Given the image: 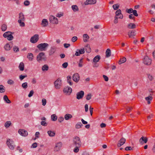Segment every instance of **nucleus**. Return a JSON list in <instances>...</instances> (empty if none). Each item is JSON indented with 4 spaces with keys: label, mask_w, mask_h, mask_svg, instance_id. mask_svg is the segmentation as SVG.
<instances>
[{
    "label": "nucleus",
    "mask_w": 155,
    "mask_h": 155,
    "mask_svg": "<svg viewBox=\"0 0 155 155\" xmlns=\"http://www.w3.org/2000/svg\"><path fill=\"white\" fill-rule=\"evenodd\" d=\"M125 150L126 151L131 150H132V148L130 146L127 147L125 148Z\"/></svg>",
    "instance_id": "57"
},
{
    "label": "nucleus",
    "mask_w": 155,
    "mask_h": 155,
    "mask_svg": "<svg viewBox=\"0 0 155 155\" xmlns=\"http://www.w3.org/2000/svg\"><path fill=\"white\" fill-rule=\"evenodd\" d=\"M153 99L152 97L150 96H149L148 97H146L145 98V100L147 101H151Z\"/></svg>",
    "instance_id": "56"
},
{
    "label": "nucleus",
    "mask_w": 155,
    "mask_h": 155,
    "mask_svg": "<svg viewBox=\"0 0 155 155\" xmlns=\"http://www.w3.org/2000/svg\"><path fill=\"white\" fill-rule=\"evenodd\" d=\"M82 143L79 137L75 136L72 140V145L74 146H81Z\"/></svg>",
    "instance_id": "1"
},
{
    "label": "nucleus",
    "mask_w": 155,
    "mask_h": 155,
    "mask_svg": "<svg viewBox=\"0 0 155 155\" xmlns=\"http://www.w3.org/2000/svg\"><path fill=\"white\" fill-rule=\"evenodd\" d=\"M18 132L22 136L26 137L28 135L27 131L24 129H19L18 131Z\"/></svg>",
    "instance_id": "13"
},
{
    "label": "nucleus",
    "mask_w": 155,
    "mask_h": 155,
    "mask_svg": "<svg viewBox=\"0 0 155 155\" xmlns=\"http://www.w3.org/2000/svg\"><path fill=\"white\" fill-rule=\"evenodd\" d=\"M84 92L83 91H81L78 92L76 94V98L78 100L82 99L84 97Z\"/></svg>",
    "instance_id": "11"
},
{
    "label": "nucleus",
    "mask_w": 155,
    "mask_h": 155,
    "mask_svg": "<svg viewBox=\"0 0 155 155\" xmlns=\"http://www.w3.org/2000/svg\"><path fill=\"white\" fill-rule=\"evenodd\" d=\"M5 88L2 85H0V93H3L5 92Z\"/></svg>",
    "instance_id": "36"
},
{
    "label": "nucleus",
    "mask_w": 155,
    "mask_h": 155,
    "mask_svg": "<svg viewBox=\"0 0 155 155\" xmlns=\"http://www.w3.org/2000/svg\"><path fill=\"white\" fill-rule=\"evenodd\" d=\"M70 46V45L69 44L65 43L64 44V46L65 48H68Z\"/></svg>",
    "instance_id": "64"
},
{
    "label": "nucleus",
    "mask_w": 155,
    "mask_h": 155,
    "mask_svg": "<svg viewBox=\"0 0 155 155\" xmlns=\"http://www.w3.org/2000/svg\"><path fill=\"white\" fill-rule=\"evenodd\" d=\"M130 32L133 37L136 35V31L135 30H132Z\"/></svg>",
    "instance_id": "58"
},
{
    "label": "nucleus",
    "mask_w": 155,
    "mask_h": 155,
    "mask_svg": "<svg viewBox=\"0 0 155 155\" xmlns=\"http://www.w3.org/2000/svg\"><path fill=\"white\" fill-rule=\"evenodd\" d=\"M49 21L50 22L53 24H58V19L53 15H51L49 17Z\"/></svg>",
    "instance_id": "7"
},
{
    "label": "nucleus",
    "mask_w": 155,
    "mask_h": 155,
    "mask_svg": "<svg viewBox=\"0 0 155 155\" xmlns=\"http://www.w3.org/2000/svg\"><path fill=\"white\" fill-rule=\"evenodd\" d=\"M51 120L53 121H55L57 120V117L55 114H53L51 116Z\"/></svg>",
    "instance_id": "32"
},
{
    "label": "nucleus",
    "mask_w": 155,
    "mask_h": 155,
    "mask_svg": "<svg viewBox=\"0 0 155 155\" xmlns=\"http://www.w3.org/2000/svg\"><path fill=\"white\" fill-rule=\"evenodd\" d=\"M71 8L74 12H76L78 10V7L76 5H73L72 6Z\"/></svg>",
    "instance_id": "35"
},
{
    "label": "nucleus",
    "mask_w": 155,
    "mask_h": 155,
    "mask_svg": "<svg viewBox=\"0 0 155 155\" xmlns=\"http://www.w3.org/2000/svg\"><path fill=\"white\" fill-rule=\"evenodd\" d=\"M77 37L76 36L73 37L71 39V41L73 42H74L77 40Z\"/></svg>",
    "instance_id": "60"
},
{
    "label": "nucleus",
    "mask_w": 155,
    "mask_h": 155,
    "mask_svg": "<svg viewBox=\"0 0 155 155\" xmlns=\"http://www.w3.org/2000/svg\"><path fill=\"white\" fill-rule=\"evenodd\" d=\"M63 91L64 93L70 95L72 92V89L71 87L67 86L64 89Z\"/></svg>",
    "instance_id": "16"
},
{
    "label": "nucleus",
    "mask_w": 155,
    "mask_h": 155,
    "mask_svg": "<svg viewBox=\"0 0 155 155\" xmlns=\"http://www.w3.org/2000/svg\"><path fill=\"white\" fill-rule=\"evenodd\" d=\"M61 84V80L59 78H58L54 82L55 87L56 89H59Z\"/></svg>",
    "instance_id": "10"
},
{
    "label": "nucleus",
    "mask_w": 155,
    "mask_h": 155,
    "mask_svg": "<svg viewBox=\"0 0 155 155\" xmlns=\"http://www.w3.org/2000/svg\"><path fill=\"white\" fill-rule=\"evenodd\" d=\"M101 59L100 56L99 55H97L94 57L93 59V62L94 63L98 62Z\"/></svg>",
    "instance_id": "20"
},
{
    "label": "nucleus",
    "mask_w": 155,
    "mask_h": 155,
    "mask_svg": "<svg viewBox=\"0 0 155 155\" xmlns=\"http://www.w3.org/2000/svg\"><path fill=\"white\" fill-rule=\"evenodd\" d=\"M68 63L67 62H65L62 64V66L63 68H66L68 67Z\"/></svg>",
    "instance_id": "50"
},
{
    "label": "nucleus",
    "mask_w": 155,
    "mask_h": 155,
    "mask_svg": "<svg viewBox=\"0 0 155 155\" xmlns=\"http://www.w3.org/2000/svg\"><path fill=\"white\" fill-rule=\"evenodd\" d=\"M6 144L9 148L11 150H13L15 146L14 141L12 139H7L6 141Z\"/></svg>",
    "instance_id": "4"
},
{
    "label": "nucleus",
    "mask_w": 155,
    "mask_h": 155,
    "mask_svg": "<svg viewBox=\"0 0 155 155\" xmlns=\"http://www.w3.org/2000/svg\"><path fill=\"white\" fill-rule=\"evenodd\" d=\"M86 52L88 53H89L91 52V50L89 45L87 44L85 46V49Z\"/></svg>",
    "instance_id": "21"
},
{
    "label": "nucleus",
    "mask_w": 155,
    "mask_h": 155,
    "mask_svg": "<svg viewBox=\"0 0 155 155\" xmlns=\"http://www.w3.org/2000/svg\"><path fill=\"white\" fill-rule=\"evenodd\" d=\"M151 59L150 58L147 56H145L143 61V63L145 64L148 65H150L151 63Z\"/></svg>",
    "instance_id": "6"
},
{
    "label": "nucleus",
    "mask_w": 155,
    "mask_h": 155,
    "mask_svg": "<svg viewBox=\"0 0 155 155\" xmlns=\"http://www.w3.org/2000/svg\"><path fill=\"white\" fill-rule=\"evenodd\" d=\"M11 48L8 43H7L4 46V48L6 51H9L11 49Z\"/></svg>",
    "instance_id": "29"
},
{
    "label": "nucleus",
    "mask_w": 155,
    "mask_h": 155,
    "mask_svg": "<svg viewBox=\"0 0 155 155\" xmlns=\"http://www.w3.org/2000/svg\"><path fill=\"white\" fill-rule=\"evenodd\" d=\"M11 123L10 121H7L5 123V126L6 128L8 127L11 124Z\"/></svg>",
    "instance_id": "39"
},
{
    "label": "nucleus",
    "mask_w": 155,
    "mask_h": 155,
    "mask_svg": "<svg viewBox=\"0 0 155 155\" xmlns=\"http://www.w3.org/2000/svg\"><path fill=\"white\" fill-rule=\"evenodd\" d=\"M56 47L53 46L51 47L49 51V55L50 56L53 55L56 51Z\"/></svg>",
    "instance_id": "15"
},
{
    "label": "nucleus",
    "mask_w": 155,
    "mask_h": 155,
    "mask_svg": "<svg viewBox=\"0 0 155 155\" xmlns=\"http://www.w3.org/2000/svg\"><path fill=\"white\" fill-rule=\"evenodd\" d=\"M19 68L20 69V70L21 71H23L24 70V64L21 62L19 66Z\"/></svg>",
    "instance_id": "30"
},
{
    "label": "nucleus",
    "mask_w": 155,
    "mask_h": 155,
    "mask_svg": "<svg viewBox=\"0 0 155 155\" xmlns=\"http://www.w3.org/2000/svg\"><path fill=\"white\" fill-rule=\"evenodd\" d=\"M81 146H75V148L74 149V151L75 153H77L79 151V148Z\"/></svg>",
    "instance_id": "43"
},
{
    "label": "nucleus",
    "mask_w": 155,
    "mask_h": 155,
    "mask_svg": "<svg viewBox=\"0 0 155 155\" xmlns=\"http://www.w3.org/2000/svg\"><path fill=\"white\" fill-rule=\"evenodd\" d=\"M41 124L44 126H46L47 125V123H46L45 121H42L41 122Z\"/></svg>",
    "instance_id": "51"
},
{
    "label": "nucleus",
    "mask_w": 155,
    "mask_h": 155,
    "mask_svg": "<svg viewBox=\"0 0 155 155\" xmlns=\"http://www.w3.org/2000/svg\"><path fill=\"white\" fill-rule=\"evenodd\" d=\"M121 14V10L120 9L117 10L115 12V14L116 16H119L120 14Z\"/></svg>",
    "instance_id": "46"
},
{
    "label": "nucleus",
    "mask_w": 155,
    "mask_h": 155,
    "mask_svg": "<svg viewBox=\"0 0 155 155\" xmlns=\"http://www.w3.org/2000/svg\"><path fill=\"white\" fill-rule=\"evenodd\" d=\"M13 49L15 52H17L19 51V48L18 47L15 46L13 47Z\"/></svg>",
    "instance_id": "42"
},
{
    "label": "nucleus",
    "mask_w": 155,
    "mask_h": 155,
    "mask_svg": "<svg viewBox=\"0 0 155 155\" xmlns=\"http://www.w3.org/2000/svg\"><path fill=\"white\" fill-rule=\"evenodd\" d=\"M34 57L33 54L31 53H28L27 55V58L29 59V61H32L33 60V57Z\"/></svg>",
    "instance_id": "27"
},
{
    "label": "nucleus",
    "mask_w": 155,
    "mask_h": 155,
    "mask_svg": "<svg viewBox=\"0 0 155 155\" xmlns=\"http://www.w3.org/2000/svg\"><path fill=\"white\" fill-rule=\"evenodd\" d=\"M41 25L43 27H45L48 25V21L47 19H43L41 21Z\"/></svg>",
    "instance_id": "19"
},
{
    "label": "nucleus",
    "mask_w": 155,
    "mask_h": 155,
    "mask_svg": "<svg viewBox=\"0 0 155 155\" xmlns=\"http://www.w3.org/2000/svg\"><path fill=\"white\" fill-rule=\"evenodd\" d=\"M4 101L7 103H11V102L10 100H9L7 97V96L5 95L4 96Z\"/></svg>",
    "instance_id": "33"
},
{
    "label": "nucleus",
    "mask_w": 155,
    "mask_h": 155,
    "mask_svg": "<svg viewBox=\"0 0 155 155\" xmlns=\"http://www.w3.org/2000/svg\"><path fill=\"white\" fill-rule=\"evenodd\" d=\"M119 5L118 4H115L113 5V7L115 10H117L118 9Z\"/></svg>",
    "instance_id": "44"
},
{
    "label": "nucleus",
    "mask_w": 155,
    "mask_h": 155,
    "mask_svg": "<svg viewBox=\"0 0 155 155\" xmlns=\"http://www.w3.org/2000/svg\"><path fill=\"white\" fill-rule=\"evenodd\" d=\"M103 77L105 81H108V78L107 76L104 75H103Z\"/></svg>",
    "instance_id": "61"
},
{
    "label": "nucleus",
    "mask_w": 155,
    "mask_h": 155,
    "mask_svg": "<svg viewBox=\"0 0 155 155\" xmlns=\"http://www.w3.org/2000/svg\"><path fill=\"white\" fill-rule=\"evenodd\" d=\"M133 11V10L132 8H130L129 9H127L126 10V12L127 13H128L129 14H131L132 13V12Z\"/></svg>",
    "instance_id": "47"
},
{
    "label": "nucleus",
    "mask_w": 155,
    "mask_h": 155,
    "mask_svg": "<svg viewBox=\"0 0 155 155\" xmlns=\"http://www.w3.org/2000/svg\"><path fill=\"white\" fill-rule=\"evenodd\" d=\"M34 93V92L33 90H31L30 91L28 95V97H31L32 96L33 94Z\"/></svg>",
    "instance_id": "55"
},
{
    "label": "nucleus",
    "mask_w": 155,
    "mask_h": 155,
    "mask_svg": "<svg viewBox=\"0 0 155 155\" xmlns=\"http://www.w3.org/2000/svg\"><path fill=\"white\" fill-rule=\"evenodd\" d=\"M62 146V143L61 142H59L56 144L54 148V150L56 151H59Z\"/></svg>",
    "instance_id": "14"
},
{
    "label": "nucleus",
    "mask_w": 155,
    "mask_h": 155,
    "mask_svg": "<svg viewBox=\"0 0 155 155\" xmlns=\"http://www.w3.org/2000/svg\"><path fill=\"white\" fill-rule=\"evenodd\" d=\"M22 21L21 20H18V22L19 24L20 25L21 27H24L25 25L24 23L23 22H22Z\"/></svg>",
    "instance_id": "40"
},
{
    "label": "nucleus",
    "mask_w": 155,
    "mask_h": 155,
    "mask_svg": "<svg viewBox=\"0 0 155 155\" xmlns=\"http://www.w3.org/2000/svg\"><path fill=\"white\" fill-rule=\"evenodd\" d=\"M72 117V116L70 114H66L65 115L64 118L66 120H68Z\"/></svg>",
    "instance_id": "24"
},
{
    "label": "nucleus",
    "mask_w": 155,
    "mask_h": 155,
    "mask_svg": "<svg viewBox=\"0 0 155 155\" xmlns=\"http://www.w3.org/2000/svg\"><path fill=\"white\" fill-rule=\"evenodd\" d=\"M91 94H89L87 95L86 99L87 100H89L91 98Z\"/></svg>",
    "instance_id": "54"
},
{
    "label": "nucleus",
    "mask_w": 155,
    "mask_h": 155,
    "mask_svg": "<svg viewBox=\"0 0 155 155\" xmlns=\"http://www.w3.org/2000/svg\"><path fill=\"white\" fill-rule=\"evenodd\" d=\"M126 58L125 57H123L120 59L119 61L118 64H120L123 63H124L126 61Z\"/></svg>",
    "instance_id": "28"
},
{
    "label": "nucleus",
    "mask_w": 155,
    "mask_h": 155,
    "mask_svg": "<svg viewBox=\"0 0 155 155\" xmlns=\"http://www.w3.org/2000/svg\"><path fill=\"white\" fill-rule=\"evenodd\" d=\"M39 39V35L37 34L34 35L30 39V42L33 43L37 42Z\"/></svg>",
    "instance_id": "8"
},
{
    "label": "nucleus",
    "mask_w": 155,
    "mask_h": 155,
    "mask_svg": "<svg viewBox=\"0 0 155 155\" xmlns=\"http://www.w3.org/2000/svg\"><path fill=\"white\" fill-rule=\"evenodd\" d=\"M77 51H79V52L80 54H83L85 52L84 48L81 49H77Z\"/></svg>",
    "instance_id": "41"
},
{
    "label": "nucleus",
    "mask_w": 155,
    "mask_h": 155,
    "mask_svg": "<svg viewBox=\"0 0 155 155\" xmlns=\"http://www.w3.org/2000/svg\"><path fill=\"white\" fill-rule=\"evenodd\" d=\"M72 79L74 81L77 83L80 79V76L78 73H75L72 76Z\"/></svg>",
    "instance_id": "12"
},
{
    "label": "nucleus",
    "mask_w": 155,
    "mask_h": 155,
    "mask_svg": "<svg viewBox=\"0 0 155 155\" xmlns=\"http://www.w3.org/2000/svg\"><path fill=\"white\" fill-rule=\"evenodd\" d=\"M46 57L44 52L40 53L37 57V60L39 62H40L42 60L45 61Z\"/></svg>",
    "instance_id": "3"
},
{
    "label": "nucleus",
    "mask_w": 155,
    "mask_h": 155,
    "mask_svg": "<svg viewBox=\"0 0 155 155\" xmlns=\"http://www.w3.org/2000/svg\"><path fill=\"white\" fill-rule=\"evenodd\" d=\"M64 120V118H63V117H60L58 118V121L59 122L61 123V122H62V121H63Z\"/></svg>",
    "instance_id": "63"
},
{
    "label": "nucleus",
    "mask_w": 155,
    "mask_h": 155,
    "mask_svg": "<svg viewBox=\"0 0 155 155\" xmlns=\"http://www.w3.org/2000/svg\"><path fill=\"white\" fill-rule=\"evenodd\" d=\"M7 28V25L5 24H3L1 27V29L2 31H5Z\"/></svg>",
    "instance_id": "38"
},
{
    "label": "nucleus",
    "mask_w": 155,
    "mask_h": 155,
    "mask_svg": "<svg viewBox=\"0 0 155 155\" xmlns=\"http://www.w3.org/2000/svg\"><path fill=\"white\" fill-rule=\"evenodd\" d=\"M126 141V139L124 137H122L119 140V142L117 144V146L118 147H120L121 146L123 145L125 143Z\"/></svg>",
    "instance_id": "17"
},
{
    "label": "nucleus",
    "mask_w": 155,
    "mask_h": 155,
    "mask_svg": "<svg viewBox=\"0 0 155 155\" xmlns=\"http://www.w3.org/2000/svg\"><path fill=\"white\" fill-rule=\"evenodd\" d=\"M24 3L25 6H27L29 5L30 3L28 1L26 0L24 2Z\"/></svg>",
    "instance_id": "59"
},
{
    "label": "nucleus",
    "mask_w": 155,
    "mask_h": 155,
    "mask_svg": "<svg viewBox=\"0 0 155 155\" xmlns=\"http://www.w3.org/2000/svg\"><path fill=\"white\" fill-rule=\"evenodd\" d=\"M13 33L11 31H7L5 32L3 35V36L5 38H6L9 41L13 39L14 37L12 36Z\"/></svg>",
    "instance_id": "5"
},
{
    "label": "nucleus",
    "mask_w": 155,
    "mask_h": 155,
    "mask_svg": "<svg viewBox=\"0 0 155 155\" xmlns=\"http://www.w3.org/2000/svg\"><path fill=\"white\" fill-rule=\"evenodd\" d=\"M83 58H81L79 60V62L78 64V66L80 67H81L83 66Z\"/></svg>",
    "instance_id": "48"
},
{
    "label": "nucleus",
    "mask_w": 155,
    "mask_h": 155,
    "mask_svg": "<svg viewBox=\"0 0 155 155\" xmlns=\"http://www.w3.org/2000/svg\"><path fill=\"white\" fill-rule=\"evenodd\" d=\"M19 19L18 20L22 21H25V19L24 18V15L21 12L19 13Z\"/></svg>",
    "instance_id": "25"
},
{
    "label": "nucleus",
    "mask_w": 155,
    "mask_h": 155,
    "mask_svg": "<svg viewBox=\"0 0 155 155\" xmlns=\"http://www.w3.org/2000/svg\"><path fill=\"white\" fill-rule=\"evenodd\" d=\"M47 133L48 135L51 137H54L55 134V132L54 131H52L51 130H49L48 131Z\"/></svg>",
    "instance_id": "31"
},
{
    "label": "nucleus",
    "mask_w": 155,
    "mask_h": 155,
    "mask_svg": "<svg viewBox=\"0 0 155 155\" xmlns=\"http://www.w3.org/2000/svg\"><path fill=\"white\" fill-rule=\"evenodd\" d=\"M96 2V0H87L84 2V4L86 5L89 4H94Z\"/></svg>",
    "instance_id": "18"
},
{
    "label": "nucleus",
    "mask_w": 155,
    "mask_h": 155,
    "mask_svg": "<svg viewBox=\"0 0 155 155\" xmlns=\"http://www.w3.org/2000/svg\"><path fill=\"white\" fill-rule=\"evenodd\" d=\"M83 37V41L84 42H87L88 39L89 38V37L87 34H84Z\"/></svg>",
    "instance_id": "23"
},
{
    "label": "nucleus",
    "mask_w": 155,
    "mask_h": 155,
    "mask_svg": "<svg viewBox=\"0 0 155 155\" xmlns=\"http://www.w3.org/2000/svg\"><path fill=\"white\" fill-rule=\"evenodd\" d=\"M83 126L81 122H78L76 124L75 127L77 129H79Z\"/></svg>",
    "instance_id": "37"
},
{
    "label": "nucleus",
    "mask_w": 155,
    "mask_h": 155,
    "mask_svg": "<svg viewBox=\"0 0 155 155\" xmlns=\"http://www.w3.org/2000/svg\"><path fill=\"white\" fill-rule=\"evenodd\" d=\"M132 13H133V14L135 16H138V15L137 13V11L135 10H133V12H132Z\"/></svg>",
    "instance_id": "62"
},
{
    "label": "nucleus",
    "mask_w": 155,
    "mask_h": 155,
    "mask_svg": "<svg viewBox=\"0 0 155 155\" xmlns=\"http://www.w3.org/2000/svg\"><path fill=\"white\" fill-rule=\"evenodd\" d=\"M49 46V45L47 43H41L38 44L37 47L41 51H45Z\"/></svg>",
    "instance_id": "2"
},
{
    "label": "nucleus",
    "mask_w": 155,
    "mask_h": 155,
    "mask_svg": "<svg viewBox=\"0 0 155 155\" xmlns=\"http://www.w3.org/2000/svg\"><path fill=\"white\" fill-rule=\"evenodd\" d=\"M7 83L9 84L12 85L14 84V82L12 80L9 79Z\"/></svg>",
    "instance_id": "49"
},
{
    "label": "nucleus",
    "mask_w": 155,
    "mask_h": 155,
    "mask_svg": "<svg viewBox=\"0 0 155 155\" xmlns=\"http://www.w3.org/2000/svg\"><path fill=\"white\" fill-rule=\"evenodd\" d=\"M127 27L129 29H134L136 28V25L134 23H130L128 24Z\"/></svg>",
    "instance_id": "22"
},
{
    "label": "nucleus",
    "mask_w": 155,
    "mask_h": 155,
    "mask_svg": "<svg viewBox=\"0 0 155 155\" xmlns=\"http://www.w3.org/2000/svg\"><path fill=\"white\" fill-rule=\"evenodd\" d=\"M48 66L47 64H45L42 67V70L43 71H47L48 69Z\"/></svg>",
    "instance_id": "34"
},
{
    "label": "nucleus",
    "mask_w": 155,
    "mask_h": 155,
    "mask_svg": "<svg viewBox=\"0 0 155 155\" xmlns=\"http://www.w3.org/2000/svg\"><path fill=\"white\" fill-rule=\"evenodd\" d=\"M42 104L43 106H45L46 104L47 101L45 99L43 98L42 100Z\"/></svg>",
    "instance_id": "52"
},
{
    "label": "nucleus",
    "mask_w": 155,
    "mask_h": 155,
    "mask_svg": "<svg viewBox=\"0 0 155 155\" xmlns=\"http://www.w3.org/2000/svg\"><path fill=\"white\" fill-rule=\"evenodd\" d=\"M111 55V51L110 49H107L106 51V57L108 58Z\"/></svg>",
    "instance_id": "26"
},
{
    "label": "nucleus",
    "mask_w": 155,
    "mask_h": 155,
    "mask_svg": "<svg viewBox=\"0 0 155 155\" xmlns=\"http://www.w3.org/2000/svg\"><path fill=\"white\" fill-rule=\"evenodd\" d=\"M27 77L26 75H21L19 77V78L21 81L23 80L25 78Z\"/></svg>",
    "instance_id": "53"
},
{
    "label": "nucleus",
    "mask_w": 155,
    "mask_h": 155,
    "mask_svg": "<svg viewBox=\"0 0 155 155\" xmlns=\"http://www.w3.org/2000/svg\"><path fill=\"white\" fill-rule=\"evenodd\" d=\"M21 86L23 88L26 89L28 87V84L27 82L24 83L22 84Z\"/></svg>",
    "instance_id": "45"
},
{
    "label": "nucleus",
    "mask_w": 155,
    "mask_h": 155,
    "mask_svg": "<svg viewBox=\"0 0 155 155\" xmlns=\"http://www.w3.org/2000/svg\"><path fill=\"white\" fill-rule=\"evenodd\" d=\"M148 141V138L147 137H141L139 140L140 143L143 145L145 143H146Z\"/></svg>",
    "instance_id": "9"
}]
</instances>
